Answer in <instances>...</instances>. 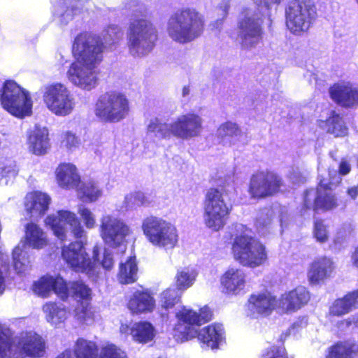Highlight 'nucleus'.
<instances>
[{
  "instance_id": "obj_1",
  "label": "nucleus",
  "mask_w": 358,
  "mask_h": 358,
  "mask_svg": "<svg viewBox=\"0 0 358 358\" xmlns=\"http://www.w3.org/2000/svg\"><path fill=\"white\" fill-rule=\"evenodd\" d=\"M123 37L117 25H108L102 37L89 31H82L74 38L72 53L75 61L71 64L67 76L76 85L90 90L96 84L94 69L102 62L106 48H115Z\"/></svg>"
},
{
  "instance_id": "obj_2",
  "label": "nucleus",
  "mask_w": 358,
  "mask_h": 358,
  "mask_svg": "<svg viewBox=\"0 0 358 358\" xmlns=\"http://www.w3.org/2000/svg\"><path fill=\"white\" fill-rule=\"evenodd\" d=\"M205 29L204 16L194 8L177 9L169 17L166 31L173 41L185 44L199 38Z\"/></svg>"
},
{
  "instance_id": "obj_3",
  "label": "nucleus",
  "mask_w": 358,
  "mask_h": 358,
  "mask_svg": "<svg viewBox=\"0 0 358 358\" xmlns=\"http://www.w3.org/2000/svg\"><path fill=\"white\" fill-rule=\"evenodd\" d=\"M334 187V182L322 175H319L315 186L306 188L303 192L302 203L298 210L299 215L303 217L310 211L318 213L337 209L339 199Z\"/></svg>"
},
{
  "instance_id": "obj_4",
  "label": "nucleus",
  "mask_w": 358,
  "mask_h": 358,
  "mask_svg": "<svg viewBox=\"0 0 358 358\" xmlns=\"http://www.w3.org/2000/svg\"><path fill=\"white\" fill-rule=\"evenodd\" d=\"M228 195L225 184L206 189L203 201V223L213 231L222 230L229 221L232 206L227 202Z\"/></svg>"
},
{
  "instance_id": "obj_5",
  "label": "nucleus",
  "mask_w": 358,
  "mask_h": 358,
  "mask_svg": "<svg viewBox=\"0 0 358 358\" xmlns=\"http://www.w3.org/2000/svg\"><path fill=\"white\" fill-rule=\"evenodd\" d=\"M234 259L245 267L255 268L268 261L266 245L256 237L241 233L236 234L231 243Z\"/></svg>"
},
{
  "instance_id": "obj_6",
  "label": "nucleus",
  "mask_w": 358,
  "mask_h": 358,
  "mask_svg": "<svg viewBox=\"0 0 358 358\" xmlns=\"http://www.w3.org/2000/svg\"><path fill=\"white\" fill-rule=\"evenodd\" d=\"M317 16L314 0H289L285 7V25L296 36L307 33Z\"/></svg>"
},
{
  "instance_id": "obj_7",
  "label": "nucleus",
  "mask_w": 358,
  "mask_h": 358,
  "mask_svg": "<svg viewBox=\"0 0 358 358\" xmlns=\"http://www.w3.org/2000/svg\"><path fill=\"white\" fill-rule=\"evenodd\" d=\"M130 112V102L127 95L117 90L101 94L95 102L94 114L104 123H117L127 117Z\"/></svg>"
},
{
  "instance_id": "obj_8",
  "label": "nucleus",
  "mask_w": 358,
  "mask_h": 358,
  "mask_svg": "<svg viewBox=\"0 0 358 358\" xmlns=\"http://www.w3.org/2000/svg\"><path fill=\"white\" fill-rule=\"evenodd\" d=\"M99 253V248L94 246L91 258L82 241H72L61 249V256L66 265L73 271L84 273L88 276L96 275L98 273L96 268Z\"/></svg>"
},
{
  "instance_id": "obj_9",
  "label": "nucleus",
  "mask_w": 358,
  "mask_h": 358,
  "mask_svg": "<svg viewBox=\"0 0 358 358\" xmlns=\"http://www.w3.org/2000/svg\"><path fill=\"white\" fill-rule=\"evenodd\" d=\"M177 322L172 329V335L177 342L184 343L195 338L196 327H200L213 320L212 310L207 306L199 312L183 307L176 314Z\"/></svg>"
},
{
  "instance_id": "obj_10",
  "label": "nucleus",
  "mask_w": 358,
  "mask_h": 358,
  "mask_svg": "<svg viewBox=\"0 0 358 358\" xmlns=\"http://www.w3.org/2000/svg\"><path fill=\"white\" fill-rule=\"evenodd\" d=\"M141 229L147 241L155 247L173 249L178 242L176 226L160 217H145L142 221Z\"/></svg>"
},
{
  "instance_id": "obj_11",
  "label": "nucleus",
  "mask_w": 358,
  "mask_h": 358,
  "mask_svg": "<svg viewBox=\"0 0 358 358\" xmlns=\"http://www.w3.org/2000/svg\"><path fill=\"white\" fill-rule=\"evenodd\" d=\"M2 108L12 115L23 118L32 113L29 93L13 80H6L0 90Z\"/></svg>"
},
{
  "instance_id": "obj_12",
  "label": "nucleus",
  "mask_w": 358,
  "mask_h": 358,
  "mask_svg": "<svg viewBox=\"0 0 358 358\" xmlns=\"http://www.w3.org/2000/svg\"><path fill=\"white\" fill-rule=\"evenodd\" d=\"M42 99L47 108L57 116L69 115L75 106L74 98L70 90L61 83L44 85Z\"/></svg>"
},
{
  "instance_id": "obj_13",
  "label": "nucleus",
  "mask_w": 358,
  "mask_h": 358,
  "mask_svg": "<svg viewBox=\"0 0 358 358\" xmlns=\"http://www.w3.org/2000/svg\"><path fill=\"white\" fill-rule=\"evenodd\" d=\"M158 31L147 18H135L127 31V45L130 50H151L158 41Z\"/></svg>"
},
{
  "instance_id": "obj_14",
  "label": "nucleus",
  "mask_w": 358,
  "mask_h": 358,
  "mask_svg": "<svg viewBox=\"0 0 358 358\" xmlns=\"http://www.w3.org/2000/svg\"><path fill=\"white\" fill-rule=\"evenodd\" d=\"M282 184V178L275 171L259 170L251 175L248 192L252 199L261 200L279 193Z\"/></svg>"
},
{
  "instance_id": "obj_15",
  "label": "nucleus",
  "mask_w": 358,
  "mask_h": 358,
  "mask_svg": "<svg viewBox=\"0 0 358 358\" xmlns=\"http://www.w3.org/2000/svg\"><path fill=\"white\" fill-rule=\"evenodd\" d=\"M45 224L52 229L54 235L61 241L66 240V229L63 223L71 227V232L76 239L85 236V231L80 220L74 213L66 210L57 211V215H48L45 220Z\"/></svg>"
},
{
  "instance_id": "obj_16",
  "label": "nucleus",
  "mask_w": 358,
  "mask_h": 358,
  "mask_svg": "<svg viewBox=\"0 0 358 358\" xmlns=\"http://www.w3.org/2000/svg\"><path fill=\"white\" fill-rule=\"evenodd\" d=\"M262 20L254 15H245L237 23L238 36L242 49L250 50L262 42Z\"/></svg>"
},
{
  "instance_id": "obj_17",
  "label": "nucleus",
  "mask_w": 358,
  "mask_h": 358,
  "mask_svg": "<svg viewBox=\"0 0 358 358\" xmlns=\"http://www.w3.org/2000/svg\"><path fill=\"white\" fill-rule=\"evenodd\" d=\"M99 231L103 242L112 248L120 246L131 233L128 225L111 215L102 217Z\"/></svg>"
},
{
  "instance_id": "obj_18",
  "label": "nucleus",
  "mask_w": 358,
  "mask_h": 358,
  "mask_svg": "<svg viewBox=\"0 0 358 358\" xmlns=\"http://www.w3.org/2000/svg\"><path fill=\"white\" fill-rule=\"evenodd\" d=\"M33 292L38 296L48 297L51 292L55 293L62 301L69 299L68 282L60 275H44L32 284Z\"/></svg>"
},
{
  "instance_id": "obj_19",
  "label": "nucleus",
  "mask_w": 358,
  "mask_h": 358,
  "mask_svg": "<svg viewBox=\"0 0 358 358\" xmlns=\"http://www.w3.org/2000/svg\"><path fill=\"white\" fill-rule=\"evenodd\" d=\"M331 99L343 108L358 107V85L350 82L335 83L329 88Z\"/></svg>"
},
{
  "instance_id": "obj_20",
  "label": "nucleus",
  "mask_w": 358,
  "mask_h": 358,
  "mask_svg": "<svg viewBox=\"0 0 358 358\" xmlns=\"http://www.w3.org/2000/svg\"><path fill=\"white\" fill-rule=\"evenodd\" d=\"M202 118L198 114L182 115L173 122V136L182 139L198 136L202 129Z\"/></svg>"
},
{
  "instance_id": "obj_21",
  "label": "nucleus",
  "mask_w": 358,
  "mask_h": 358,
  "mask_svg": "<svg viewBox=\"0 0 358 358\" xmlns=\"http://www.w3.org/2000/svg\"><path fill=\"white\" fill-rule=\"evenodd\" d=\"M336 269L333 259L326 255L320 256L310 262L307 271L308 280L311 285H317L330 278Z\"/></svg>"
},
{
  "instance_id": "obj_22",
  "label": "nucleus",
  "mask_w": 358,
  "mask_h": 358,
  "mask_svg": "<svg viewBox=\"0 0 358 358\" xmlns=\"http://www.w3.org/2000/svg\"><path fill=\"white\" fill-rule=\"evenodd\" d=\"M220 282L222 293L236 296L244 291L247 283V275L241 268H229L220 276Z\"/></svg>"
},
{
  "instance_id": "obj_23",
  "label": "nucleus",
  "mask_w": 358,
  "mask_h": 358,
  "mask_svg": "<svg viewBox=\"0 0 358 358\" xmlns=\"http://www.w3.org/2000/svg\"><path fill=\"white\" fill-rule=\"evenodd\" d=\"M20 352L27 357L38 358L45 352V342L41 335L34 331L22 334L17 342Z\"/></svg>"
},
{
  "instance_id": "obj_24",
  "label": "nucleus",
  "mask_w": 358,
  "mask_h": 358,
  "mask_svg": "<svg viewBox=\"0 0 358 358\" xmlns=\"http://www.w3.org/2000/svg\"><path fill=\"white\" fill-rule=\"evenodd\" d=\"M127 306L132 314L141 315L152 313L156 303L149 290L137 289L129 296Z\"/></svg>"
},
{
  "instance_id": "obj_25",
  "label": "nucleus",
  "mask_w": 358,
  "mask_h": 358,
  "mask_svg": "<svg viewBox=\"0 0 358 358\" xmlns=\"http://www.w3.org/2000/svg\"><path fill=\"white\" fill-rule=\"evenodd\" d=\"M50 202L51 198L48 194L40 191H32L26 194L24 206L30 216L42 217L47 213Z\"/></svg>"
},
{
  "instance_id": "obj_26",
  "label": "nucleus",
  "mask_w": 358,
  "mask_h": 358,
  "mask_svg": "<svg viewBox=\"0 0 358 358\" xmlns=\"http://www.w3.org/2000/svg\"><path fill=\"white\" fill-rule=\"evenodd\" d=\"M310 299L308 289L299 285L283 294L280 297V303L286 313H294L306 305Z\"/></svg>"
},
{
  "instance_id": "obj_27",
  "label": "nucleus",
  "mask_w": 358,
  "mask_h": 358,
  "mask_svg": "<svg viewBox=\"0 0 358 358\" xmlns=\"http://www.w3.org/2000/svg\"><path fill=\"white\" fill-rule=\"evenodd\" d=\"M28 148L36 156L45 155L50 148L48 130L45 127H35L27 136Z\"/></svg>"
},
{
  "instance_id": "obj_28",
  "label": "nucleus",
  "mask_w": 358,
  "mask_h": 358,
  "mask_svg": "<svg viewBox=\"0 0 358 358\" xmlns=\"http://www.w3.org/2000/svg\"><path fill=\"white\" fill-rule=\"evenodd\" d=\"M248 302L250 309L253 313L267 316L275 308L278 299L270 292L266 291L251 294Z\"/></svg>"
},
{
  "instance_id": "obj_29",
  "label": "nucleus",
  "mask_w": 358,
  "mask_h": 358,
  "mask_svg": "<svg viewBox=\"0 0 358 358\" xmlns=\"http://www.w3.org/2000/svg\"><path fill=\"white\" fill-rule=\"evenodd\" d=\"M55 178L59 187L69 189L77 188L81 178L76 166L71 163H61L55 171Z\"/></svg>"
},
{
  "instance_id": "obj_30",
  "label": "nucleus",
  "mask_w": 358,
  "mask_h": 358,
  "mask_svg": "<svg viewBox=\"0 0 358 358\" xmlns=\"http://www.w3.org/2000/svg\"><path fill=\"white\" fill-rule=\"evenodd\" d=\"M224 331L222 324L213 323L199 330L196 329L198 341L212 349H216L224 339Z\"/></svg>"
},
{
  "instance_id": "obj_31",
  "label": "nucleus",
  "mask_w": 358,
  "mask_h": 358,
  "mask_svg": "<svg viewBox=\"0 0 358 358\" xmlns=\"http://www.w3.org/2000/svg\"><path fill=\"white\" fill-rule=\"evenodd\" d=\"M358 308V289L348 292L337 299L329 308L331 316L340 317Z\"/></svg>"
},
{
  "instance_id": "obj_32",
  "label": "nucleus",
  "mask_w": 358,
  "mask_h": 358,
  "mask_svg": "<svg viewBox=\"0 0 358 358\" xmlns=\"http://www.w3.org/2000/svg\"><path fill=\"white\" fill-rule=\"evenodd\" d=\"M326 131L334 138H342L348 136V127L343 117L336 110H331L329 115L324 120Z\"/></svg>"
},
{
  "instance_id": "obj_33",
  "label": "nucleus",
  "mask_w": 358,
  "mask_h": 358,
  "mask_svg": "<svg viewBox=\"0 0 358 358\" xmlns=\"http://www.w3.org/2000/svg\"><path fill=\"white\" fill-rule=\"evenodd\" d=\"M130 335L135 342L145 344L154 339L155 329L150 322L139 321L135 322L130 328Z\"/></svg>"
},
{
  "instance_id": "obj_34",
  "label": "nucleus",
  "mask_w": 358,
  "mask_h": 358,
  "mask_svg": "<svg viewBox=\"0 0 358 358\" xmlns=\"http://www.w3.org/2000/svg\"><path fill=\"white\" fill-rule=\"evenodd\" d=\"M138 266L135 256L129 257L124 262H121L117 274V278L122 285L135 282L137 279Z\"/></svg>"
},
{
  "instance_id": "obj_35",
  "label": "nucleus",
  "mask_w": 358,
  "mask_h": 358,
  "mask_svg": "<svg viewBox=\"0 0 358 358\" xmlns=\"http://www.w3.org/2000/svg\"><path fill=\"white\" fill-rule=\"evenodd\" d=\"M358 355V344L338 341L329 348L327 358H355Z\"/></svg>"
},
{
  "instance_id": "obj_36",
  "label": "nucleus",
  "mask_w": 358,
  "mask_h": 358,
  "mask_svg": "<svg viewBox=\"0 0 358 358\" xmlns=\"http://www.w3.org/2000/svg\"><path fill=\"white\" fill-rule=\"evenodd\" d=\"M25 240L34 248L41 249L48 245V239L43 229L36 224L27 223L25 226Z\"/></svg>"
},
{
  "instance_id": "obj_37",
  "label": "nucleus",
  "mask_w": 358,
  "mask_h": 358,
  "mask_svg": "<svg viewBox=\"0 0 358 358\" xmlns=\"http://www.w3.org/2000/svg\"><path fill=\"white\" fill-rule=\"evenodd\" d=\"M75 358H97L98 346L92 341L83 338H78L72 350Z\"/></svg>"
},
{
  "instance_id": "obj_38",
  "label": "nucleus",
  "mask_w": 358,
  "mask_h": 358,
  "mask_svg": "<svg viewBox=\"0 0 358 358\" xmlns=\"http://www.w3.org/2000/svg\"><path fill=\"white\" fill-rule=\"evenodd\" d=\"M289 336V334L287 332L282 333L278 339L280 344L278 345L273 344L268 347L262 352L259 358H288L284 343Z\"/></svg>"
},
{
  "instance_id": "obj_39",
  "label": "nucleus",
  "mask_w": 358,
  "mask_h": 358,
  "mask_svg": "<svg viewBox=\"0 0 358 358\" xmlns=\"http://www.w3.org/2000/svg\"><path fill=\"white\" fill-rule=\"evenodd\" d=\"M69 296L70 294L80 301L91 300L92 290L83 280H77L68 283Z\"/></svg>"
},
{
  "instance_id": "obj_40",
  "label": "nucleus",
  "mask_w": 358,
  "mask_h": 358,
  "mask_svg": "<svg viewBox=\"0 0 358 358\" xmlns=\"http://www.w3.org/2000/svg\"><path fill=\"white\" fill-rule=\"evenodd\" d=\"M16 345L12 333L0 326V358L10 357Z\"/></svg>"
},
{
  "instance_id": "obj_41",
  "label": "nucleus",
  "mask_w": 358,
  "mask_h": 358,
  "mask_svg": "<svg viewBox=\"0 0 358 358\" xmlns=\"http://www.w3.org/2000/svg\"><path fill=\"white\" fill-rule=\"evenodd\" d=\"M43 310L46 314L48 321L52 323H60L66 319V308L59 307L56 302L46 303L43 306Z\"/></svg>"
},
{
  "instance_id": "obj_42",
  "label": "nucleus",
  "mask_w": 358,
  "mask_h": 358,
  "mask_svg": "<svg viewBox=\"0 0 358 358\" xmlns=\"http://www.w3.org/2000/svg\"><path fill=\"white\" fill-rule=\"evenodd\" d=\"M148 133L154 134L156 137L160 138H169L173 135V123L169 124L162 122L158 118L151 120L147 127Z\"/></svg>"
},
{
  "instance_id": "obj_43",
  "label": "nucleus",
  "mask_w": 358,
  "mask_h": 358,
  "mask_svg": "<svg viewBox=\"0 0 358 358\" xmlns=\"http://www.w3.org/2000/svg\"><path fill=\"white\" fill-rule=\"evenodd\" d=\"M274 217L275 213L271 208L261 209L254 220L255 228L257 230H264L269 228L273 222Z\"/></svg>"
},
{
  "instance_id": "obj_44",
  "label": "nucleus",
  "mask_w": 358,
  "mask_h": 358,
  "mask_svg": "<svg viewBox=\"0 0 358 358\" xmlns=\"http://www.w3.org/2000/svg\"><path fill=\"white\" fill-rule=\"evenodd\" d=\"M195 274L193 271L185 269L178 271L176 275V286L180 290L189 288L195 280Z\"/></svg>"
},
{
  "instance_id": "obj_45",
  "label": "nucleus",
  "mask_w": 358,
  "mask_h": 358,
  "mask_svg": "<svg viewBox=\"0 0 358 358\" xmlns=\"http://www.w3.org/2000/svg\"><path fill=\"white\" fill-rule=\"evenodd\" d=\"M80 192L82 198L89 202L96 201L101 195V191L94 182L84 183L80 188Z\"/></svg>"
},
{
  "instance_id": "obj_46",
  "label": "nucleus",
  "mask_w": 358,
  "mask_h": 358,
  "mask_svg": "<svg viewBox=\"0 0 358 358\" xmlns=\"http://www.w3.org/2000/svg\"><path fill=\"white\" fill-rule=\"evenodd\" d=\"M160 301L162 308L168 310L173 308L176 304L180 303V296L178 295L176 290L173 289H166L162 292Z\"/></svg>"
},
{
  "instance_id": "obj_47",
  "label": "nucleus",
  "mask_w": 358,
  "mask_h": 358,
  "mask_svg": "<svg viewBox=\"0 0 358 358\" xmlns=\"http://www.w3.org/2000/svg\"><path fill=\"white\" fill-rule=\"evenodd\" d=\"M59 143L62 148L71 151L78 147L80 141L73 132L65 131L61 134Z\"/></svg>"
},
{
  "instance_id": "obj_48",
  "label": "nucleus",
  "mask_w": 358,
  "mask_h": 358,
  "mask_svg": "<svg viewBox=\"0 0 358 358\" xmlns=\"http://www.w3.org/2000/svg\"><path fill=\"white\" fill-rule=\"evenodd\" d=\"M313 236L317 241L323 243L328 241L327 226L322 219L316 220L313 223Z\"/></svg>"
},
{
  "instance_id": "obj_49",
  "label": "nucleus",
  "mask_w": 358,
  "mask_h": 358,
  "mask_svg": "<svg viewBox=\"0 0 358 358\" xmlns=\"http://www.w3.org/2000/svg\"><path fill=\"white\" fill-rule=\"evenodd\" d=\"M99 358H127V356L115 345L109 344L101 348Z\"/></svg>"
},
{
  "instance_id": "obj_50",
  "label": "nucleus",
  "mask_w": 358,
  "mask_h": 358,
  "mask_svg": "<svg viewBox=\"0 0 358 358\" xmlns=\"http://www.w3.org/2000/svg\"><path fill=\"white\" fill-rule=\"evenodd\" d=\"M78 213L83 220L84 224L87 229H92L95 227L96 221L93 214L87 208H82L78 210Z\"/></svg>"
},
{
  "instance_id": "obj_51",
  "label": "nucleus",
  "mask_w": 358,
  "mask_h": 358,
  "mask_svg": "<svg viewBox=\"0 0 358 358\" xmlns=\"http://www.w3.org/2000/svg\"><path fill=\"white\" fill-rule=\"evenodd\" d=\"M219 130L222 133L223 136H236L240 132L238 124L231 122H226L222 124L219 127Z\"/></svg>"
},
{
  "instance_id": "obj_52",
  "label": "nucleus",
  "mask_w": 358,
  "mask_h": 358,
  "mask_svg": "<svg viewBox=\"0 0 358 358\" xmlns=\"http://www.w3.org/2000/svg\"><path fill=\"white\" fill-rule=\"evenodd\" d=\"M13 266L17 272H24L26 268V265L23 262H22V252L20 251L19 253H16V252L14 251L13 254Z\"/></svg>"
},
{
  "instance_id": "obj_53",
  "label": "nucleus",
  "mask_w": 358,
  "mask_h": 358,
  "mask_svg": "<svg viewBox=\"0 0 358 358\" xmlns=\"http://www.w3.org/2000/svg\"><path fill=\"white\" fill-rule=\"evenodd\" d=\"M101 265L106 271H110L113 268L114 261L110 252L106 250L104 251Z\"/></svg>"
},
{
  "instance_id": "obj_54",
  "label": "nucleus",
  "mask_w": 358,
  "mask_h": 358,
  "mask_svg": "<svg viewBox=\"0 0 358 358\" xmlns=\"http://www.w3.org/2000/svg\"><path fill=\"white\" fill-rule=\"evenodd\" d=\"M351 171V166L348 161L345 159H342L338 165V172L341 176L348 175Z\"/></svg>"
},
{
  "instance_id": "obj_55",
  "label": "nucleus",
  "mask_w": 358,
  "mask_h": 358,
  "mask_svg": "<svg viewBox=\"0 0 358 358\" xmlns=\"http://www.w3.org/2000/svg\"><path fill=\"white\" fill-rule=\"evenodd\" d=\"M258 6L269 9L271 5L279 4L282 0H252Z\"/></svg>"
},
{
  "instance_id": "obj_56",
  "label": "nucleus",
  "mask_w": 358,
  "mask_h": 358,
  "mask_svg": "<svg viewBox=\"0 0 358 358\" xmlns=\"http://www.w3.org/2000/svg\"><path fill=\"white\" fill-rule=\"evenodd\" d=\"M131 196L134 202L138 205H143L147 202V199L145 194L141 192H134Z\"/></svg>"
},
{
  "instance_id": "obj_57",
  "label": "nucleus",
  "mask_w": 358,
  "mask_h": 358,
  "mask_svg": "<svg viewBox=\"0 0 358 358\" xmlns=\"http://www.w3.org/2000/svg\"><path fill=\"white\" fill-rule=\"evenodd\" d=\"M358 324V318L355 317H350L348 319L343 320L340 321L338 324L339 327H349L352 324L357 325Z\"/></svg>"
},
{
  "instance_id": "obj_58",
  "label": "nucleus",
  "mask_w": 358,
  "mask_h": 358,
  "mask_svg": "<svg viewBox=\"0 0 358 358\" xmlns=\"http://www.w3.org/2000/svg\"><path fill=\"white\" fill-rule=\"evenodd\" d=\"M347 194L353 200L356 199L358 196V184L355 186L348 188Z\"/></svg>"
},
{
  "instance_id": "obj_59",
  "label": "nucleus",
  "mask_w": 358,
  "mask_h": 358,
  "mask_svg": "<svg viewBox=\"0 0 358 358\" xmlns=\"http://www.w3.org/2000/svg\"><path fill=\"white\" fill-rule=\"evenodd\" d=\"M351 262L352 265L358 268V245L355 248L351 255Z\"/></svg>"
},
{
  "instance_id": "obj_60",
  "label": "nucleus",
  "mask_w": 358,
  "mask_h": 358,
  "mask_svg": "<svg viewBox=\"0 0 358 358\" xmlns=\"http://www.w3.org/2000/svg\"><path fill=\"white\" fill-rule=\"evenodd\" d=\"M55 358H73L72 357V350L71 349H66L59 354Z\"/></svg>"
},
{
  "instance_id": "obj_61",
  "label": "nucleus",
  "mask_w": 358,
  "mask_h": 358,
  "mask_svg": "<svg viewBox=\"0 0 358 358\" xmlns=\"http://www.w3.org/2000/svg\"><path fill=\"white\" fill-rule=\"evenodd\" d=\"M5 278L3 272L0 269V294H1L5 289Z\"/></svg>"
},
{
  "instance_id": "obj_62",
  "label": "nucleus",
  "mask_w": 358,
  "mask_h": 358,
  "mask_svg": "<svg viewBox=\"0 0 358 358\" xmlns=\"http://www.w3.org/2000/svg\"><path fill=\"white\" fill-rule=\"evenodd\" d=\"M223 21H224L223 19L217 20L214 22V26H215L217 28L219 27H221L222 25V24H223Z\"/></svg>"
},
{
  "instance_id": "obj_63",
  "label": "nucleus",
  "mask_w": 358,
  "mask_h": 358,
  "mask_svg": "<svg viewBox=\"0 0 358 358\" xmlns=\"http://www.w3.org/2000/svg\"><path fill=\"white\" fill-rule=\"evenodd\" d=\"M83 313L85 315L83 317V318L85 320V317L88 315V309L87 307L83 309Z\"/></svg>"
},
{
  "instance_id": "obj_64",
  "label": "nucleus",
  "mask_w": 358,
  "mask_h": 358,
  "mask_svg": "<svg viewBox=\"0 0 358 358\" xmlns=\"http://www.w3.org/2000/svg\"><path fill=\"white\" fill-rule=\"evenodd\" d=\"M188 93V89L187 87L183 88V95H185Z\"/></svg>"
}]
</instances>
